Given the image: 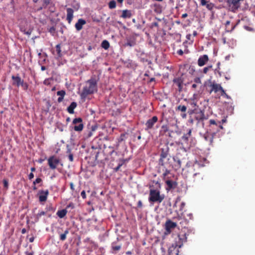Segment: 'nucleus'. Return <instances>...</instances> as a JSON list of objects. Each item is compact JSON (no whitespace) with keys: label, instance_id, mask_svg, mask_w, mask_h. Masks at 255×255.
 I'll return each instance as SVG.
<instances>
[{"label":"nucleus","instance_id":"nucleus-17","mask_svg":"<svg viewBox=\"0 0 255 255\" xmlns=\"http://www.w3.org/2000/svg\"><path fill=\"white\" fill-rule=\"evenodd\" d=\"M240 22V20H238L237 23L235 24H232L231 27H230V25L231 24V22L230 20L226 21L225 25L226 27V29L227 32H232L234 29L236 28V27L239 24Z\"/></svg>","mask_w":255,"mask_h":255},{"label":"nucleus","instance_id":"nucleus-42","mask_svg":"<svg viewBox=\"0 0 255 255\" xmlns=\"http://www.w3.org/2000/svg\"><path fill=\"white\" fill-rule=\"evenodd\" d=\"M42 181V179L40 178H37L33 182V185H36V184L39 183Z\"/></svg>","mask_w":255,"mask_h":255},{"label":"nucleus","instance_id":"nucleus-54","mask_svg":"<svg viewBox=\"0 0 255 255\" xmlns=\"http://www.w3.org/2000/svg\"><path fill=\"white\" fill-rule=\"evenodd\" d=\"M220 91L221 92L222 96H224L226 94L225 90L223 89V88H222V89H221V90Z\"/></svg>","mask_w":255,"mask_h":255},{"label":"nucleus","instance_id":"nucleus-31","mask_svg":"<svg viewBox=\"0 0 255 255\" xmlns=\"http://www.w3.org/2000/svg\"><path fill=\"white\" fill-rule=\"evenodd\" d=\"M46 214V212L44 211H40L35 216V222H37L39 220L40 218L42 216H44Z\"/></svg>","mask_w":255,"mask_h":255},{"label":"nucleus","instance_id":"nucleus-36","mask_svg":"<svg viewBox=\"0 0 255 255\" xmlns=\"http://www.w3.org/2000/svg\"><path fill=\"white\" fill-rule=\"evenodd\" d=\"M169 174L170 171L166 169L165 172L163 173V179L164 181L166 179H169V177L167 176Z\"/></svg>","mask_w":255,"mask_h":255},{"label":"nucleus","instance_id":"nucleus-34","mask_svg":"<svg viewBox=\"0 0 255 255\" xmlns=\"http://www.w3.org/2000/svg\"><path fill=\"white\" fill-rule=\"evenodd\" d=\"M109 7L110 9H114L116 7V2L114 0H111L108 4Z\"/></svg>","mask_w":255,"mask_h":255},{"label":"nucleus","instance_id":"nucleus-57","mask_svg":"<svg viewBox=\"0 0 255 255\" xmlns=\"http://www.w3.org/2000/svg\"><path fill=\"white\" fill-rule=\"evenodd\" d=\"M34 238L33 237H32L29 239V241L30 243H32L34 241Z\"/></svg>","mask_w":255,"mask_h":255},{"label":"nucleus","instance_id":"nucleus-35","mask_svg":"<svg viewBox=\"0 0 255 255\" xmlns=\"http://www.w3.org/2000/svg\"><path fill=\"white\" fill-rule=\"evenodd\" d=\"M56 51L59 57H61L62 56L60 44H57L56 46Z\"/></svg>","mask_w":255,"mask_h":255},{"label":"nucleus","instance_id":"nucleus-13","mask_svg":"<svg viewBox=\"0 0 255 255\" xmlns=\"http://www.w3.org/2000/svg\"><path fill=\"white\" fill-rule=\"evenodd\" d=\"M158 118L156 116H153L151 119L147 120L145 123V130H148L153 128V125L157 122Z\"/></svg>","mask_w":255,"mask_h":255},{"label":"nucleus","instance_id":"nucleus-21","mask_svg":"<svg viewBox=\"0 0 255 255\" xmlns=\"http://www.w3.org/2000/svg\"><path fill=\"white\" fill-rule=\"evenodd\" d=\"M195 119L198 121L197 124L201 122L202 123L203 126H204V123L203 122L205 119H206V118L204 113L202 111H200V112L197 113L195 117Z\"/></svg>","mask_w":255,"mask_h":255},{"label":"nucleus","instance_id":"nucleus-49","mask_svg":"<svg viewBox=\"0 0 255 255\" xmlns=\"http://www.w3.org/2000/svg\"><path fill=\"white\" fill-rule=\"evenodd\" d=\"M142 207V203L141 200H139L137 203V208H141Z\"/></svg>","mask_w":255,"mask_h":255},{"label":"nucleus","instance_id":"nucleus-47","mask_svg":"<svg viewBox=\"0 0 255 255\" xmlns=\"http://www.w3.org/2000/svg\"><path fill=\"white\" fill-rule=\"evenodd\" d=\"M3 183L4 187H5L6 188H8V181L4 179L3 180Z\"/></svg>","mask_w":255,"mask_h":255},{"label":"nucleus","instance_id":"nucleus-10","mask_svg":"<svg viewBox=\"0 0 255 255\" xmlns=\"http://www.w3.org/2000/svg\"><path fill=\"white\" fill-rule=\"evenodd\" d=\"M164 181L166 185L165 189L167 192L175 189L177 187V183L176 181L171 180L169 178L166 179Z\"/></svg>","mask_w":255,"mask_h":255},{"label":"nucleus","instance_id":"nucleus-1","mask_svg":"<svg viewBox=\"0 0 255 255\" xmlns=\"http://www.w3.org/2000/svg\"><path fill=\"white\" fill-rule=\"evenodd\" d=\"M97 90V81L95 78L92 77L86 82V85L81 94V97L85 99L88 95L96 92Z\"/></svg>","mask_w":255,"mask_h":255},{"label":"nucleus","instance_id":"nucleus-8","mask_svg":"<svg viewBox=\"0 0 255 255\" xmlns=\"http://www.w3.org/2000/svg\"><path fill=\"white\" fill-rule=\"evenodd\" d=\"M48 195L49 191L47 189L39 190L37 193L39 201L41 203L46 202Z\"/></svg>","mask_w":255,"mask_h":255},{"label":"nucleus","instance_id":"nucleus-26","mask_svg":"<svg viewBox=\"0 0 255 255\" xmlns=\"http://www.w3.org/2000/svg\"><path fill=\"white\" fill-rule=\"evenodd\" d=\"M66 94V92L64 90H60L57 92V95L59 96V97L57 99L58 103H61L63 100L64 97Z\"/></svg>","mask_w":255,"mask_h":255},{"label":"nucleus","instance_id":"nucleus-55","mask_svg":"<svg viewBox=\"0 0 255 255\" xmlns=\"http://www.w3.org/2000/svg\"><path fill=\"white\" fill-rule=\"evenodd\" d=\"M198 85V84L194 83L192 85V88L193 89H195L197 87Z\"/></svg>","mask_w":255,"mask_h":255},{"label":"nucleus","instance_id":"nucleus-60","mask_svg":"<svg viewBox=\"0 0 255 255\" xmlns=\"http://www.w3.org/2000/svg\"><path fill=\"white\" fill-rule=\"evenodd\" d=\"M25 33L28 35H30L31 33V30H28L25 32Z\"/></svg>","mask_w":255,"mask_h":255},{"label":"nucleus","instance_id":"nucleus-3","mask_svg":"<svg viewBox=\"0 0 255 255\" xmlns=\"http://www.w3.org/2000/svg\"><path fill=\"white\" fill-rule=\"evenodd\" d=\"M209 129L210 132H215V134L221 129H223V126L221 125V122H216L214 120H210L209 121Z\"/></svg>","mask_w":255,"mask_h":255},{"label":"nucleus","instance_id":"nucleus-41","mask_svg":"<svg viewBox=\"0 0 255 255\" xmlns=\"http://www.w3.org/2000/svg\"><path fill=\"white\" fill-rule=\"evenodd\" d=\"M55 28L54 27V26H52V27H51L48 31L49 32L51 33L52 35H54V34L55 33Z\"/></svg>","mask_w":255,"mask_h":255},{"label":"nucleus","instance_id":"nucleus-9","mask_svg":"<svg viewBox=\"0 0 255 255\" xmlns=\"http://www.w3.org/2000/svg\"><path fill=\"white\" fill-rule=\"evenodd\" d=\"M177 226L176 223L171 221L170 220H167L165 224V233L167 235L171 233L172 229H174Z\"/></svg>","mask_w":255,"mask_h":255},{"label":"nucleus","instance_id":"nucleus-5","mask_svg":"<svg viewBox=\"0 0 255 255\" xmlns=\"http://www.w3.org/2000/svg\"><path fill=\"white\" fill-rule=\"evenodd\" d=\"M72 124L74 125L73 128L76 131H81L84 128L82 119L75 118L73 120Z\"/></svg>","mask_w":255,"mask_h":255},{"label":"nucleus","instance_id":"nucleus-27","mask_svg":"<svg viewBox=\"0 0 255 255\" xmlns=\"http://www.w3.org/2000/svg\"><path fill=\"white\" fill-rule=\"evenodd\" d=\"M131 16L130 10L128 9L123 10L121 17L124 18H130Z\"/></svg>","mask_w":255,"mask_h":255},{"label":"nucleus","instance_id":"nucleus-25","mask_svg":"<svg viewBox=\"0 0 255 255\" xmlns=\"http://www.w3.org/2000/svg\"><path fill=\"white\" fill-rule=\"evenodd\" d=\"M77 105L75 102L71 103L70 106L67 108V111L69 114H72L74 113V110L76 108Z\"/></svg>","mask_w":255,"mask_h":255},{"label":"nucleus","instance_id":"nucleus-45","mask_svg":"<svg viewBox=\"0 0 255 255\" xmlns=\"http://www.w3.org/2000/svg\"><path fill=\"white\" fill-rule=\"evenodd\" d=\"M69 208L74 209V204L73 203H72V202L70 203L66 206V209L67 210V209H69Z\"/></svg>","mask_w":255,"mask_h":255},{"label":"nucleus","instance_id":"nucleus-23","mask_svg":"<svg viewBox=\"0 0 255 255\" xmlns=\"http://www.w3.org/2000/svg\"><path fill=\"white\" fill-rule=\"evenodd\" d=\"M11 78L13 81L12 84L13 85H16L17 87L21 85V83L23 81V80H22L19 76H15L13 75L12 76Z\"/></svg>","mask_w":255,"mask_h":255},{"label":"nucleus","instance_id":"nucleus-39","mask_svg":"<svg viewBox=\"0 0 255 255\" xmlns=\"http://www.w3.org/2000/svg\"><path fill=\"white\" fill-rule=\"evenodd\" d=\"M194 82L195 84H197L198 85H201L202 84L201 80L199 77H196L195 78H194Z\"/></svg>","mask_w":255,"mask_h":255},{"label":"nucleus","instance_id":"nucleus-44","mask_svg":"<svg viewBox=\"0 0 255 255\" xmlns=\"http://www.w3.org/2000/svg\"><path fill=\"white\" fill-rule=\"evenodd\" d=\"M244 28L249 31H255V29L254 28L251 27L249 26H245Z\"/></svg>","mask_w":255,"mask_h":255},{"label":"nucleus","instance_id":"nucleus-22","mask_svg":"<svg viewBox=\"0 0 255 255\" xmlns=\"http://www.w3.org/2000/svg\"><path fill=\"white\" fill-rule=\"evenodd\" d=\"M86 23L85 20L80 18L78 21L75 23V27L77 31H80L83 28V26Z\"/></svg>","mask_w":255,"mask_h":255},{"label":"nucleus","instance_id":"nucleus-64","mask_svg":"<svg viewBox=\"0 0 255 255\" xmlns=\"http://www.w3.org/2000/svg\"><path fill=\"white\" fill-rule=\"evenodd\" d=\"M41 69L42 71H44V70H45L46 69V68H45V67L44 66H42L41 67Z\"/></svg>","mask_w":255,"mask_h":255},{"label":"nucleus","instance_id":"nucleus-37","mask_svg":"<svg viewBox=\"0 0 255 255\" xmlns=\"http://www.w3.org/2000/svg\"><path fill=\"white\" fill-rule=\"evenodd\" d=\"M67 153L69 154V155H68L69 160L71 162L73 161V160H74L73 155V154L71 152V149H68V150L67 151Z\"/></svg>","mask_w":255,"mask_h":255},{"label":"nucleus","instance_id":"nucleus-43","mask_svg":"<svg viewBox=\"0 0 255 255\" xmlns=\"http://www.w3.org/2000/svg\"><path fill=\"white\" fill-rule=\"evenodd\" d=\"M20 86H21L25 90L27 89L28 86L27 83L24 82V81L22 82Z\"/></svg>","mask_w":255,"mask_h":255},{"label":"nucleus","instance_id":"nucleus-16","mask_svg":"<svg viewBox=\"0 0 255 255\" xmlns=\"http://www.w3.org/2000/svg\"><path fill=\"white\" fill-rule=\"evenodd\" d=\"M173 83L178 88V91L181 92L183 88V79L182 77L175 78L173 80Z\"/></svg>","mask_w":255,"mask_h":255},{"label":"nucleus","instance_id":"nucleus-28","mask_svg":"<svg viewBox=\"0 0 255 255\" xmlns=\"http://www.w3.org/2000/svg\"><path fill=\"white\" fill-rule=\"evenodd\" d=\"M67 213V210L66 209H65L61 210H58L56 214L59 218H63L66 216Z\"/></svg>","mask_w":255,"mask_h":255},{"label":"nucleus","instance_id":"nucleus-58","mask_svg":"<svg viewBox=\"0 0 255 255\" xmlns=\"http://www.w3.org/2000/svg\"><path fill=\"white\" fill-rule=\"evenodd\" d=\"M187 16H188L187 13H184V14H183L182 15V18H186V17H187Z\"/></svg>","mask_w":255,"mask_h":255},{"label":"nucleus","instance_id":"nucleus-19","mask_svg":"<svg viewBox=\"0 0 255 255\" xmlns=\"http://www.w3.org/2000/svg\"><path fill=\"white\" fill-rule=\"evenodd\" d=\"M192 130L189 129L188 132L184 134L181 137L182 144H187L188 143L189 139L191 136Z\"/></svg>","mask_w":255,"mask_h":255},{"label":"nucleus","instance_id":"nucleus-7","mask_svg":"<svg viewBox=\"0 0 255 255\" xmlns=\"http://www.w3.org/2000/svg\"><path fill=\"white\" fill-rule=\"evenodd\" d=\"M59 163V159L56 158L54 156L49 157L48 159V164L51 169H56Z\"/></svg>","mask_w":255,"mask_h":255},{"label":"nucleus","instance_id":"nucleus-32","mask_svg":"<svg viewBox=\"0 0 255 255\" xmlns=\"http://www.w3.org/2000/svg\"><path fill=\"white\" fill-rule=\"evenodd\" d=\"M69 234V230L67 229L64 231V233L60 235V240L61 241H65L66 239V236Z\"/></svg>","mask_w":255,"mask_h":255},{"label":"nucleus","instance_id":"nucleus-48","mask_svg":"<svg viewBox=\"0 0 255 255\" xmlns=\"http://www.w3.org/2000/svg\"><path fill=\"white\" fill-rule=\"evenodd\" d=\"M81 195L83 199H85L86 198V192L84 190L82 191L81 193Z\"/></svg>","mask_w":255,"mask_h":255},{"label":"nucleus","instance_id":"nucleus-12","mask_svg":"<svg viewBox=\"0 0 255 255\" xmlns=\"http://www.w3.org/2000/svg\"><path fill=\"white\" fill-rule=\"evenodd\" d=\"M182 246V243L180 245H176L174 247L173 245L169 248L168 250V255H178L179 251V249Z\"/></svg>","mask_w":255,"mask_h":255},{"label":"nucleus","instance_id":"nucleus-11","mask_svg":"<svg viewBox=\"0 0 255 255\" xmlns=\"http://www.w3.org/2000/svg\"><path fill=\"white\" fill-rule=\"evenodd\" d=\"M215 135V132L212 133L207 132L203 135V138L210 145H212L213 142L214 136Z\"/></svg>","mask_w":255,"mask_h":255},{"label":"nucleus","instance_id":"nucleus-38","mask_svg":"<svg viewBox=\"0 0 255 255\" xmlns=\"http://www.w3.org/2000/svg\"><path fill=\"white\" fill-rule=\"evenodd\" d=\"M135 44V41L132 40H128L127 42L126 43V45L129 46L130 47L133 46Z\"/></svg>","mask_w":255,"mask_h":255},{"label":"nucleus","instance_id":"nucleus-20","mask_svg":"<svg viewBox=\"0 0 255 255\" xmlns=\"http://www.w3.org/2000/svg\"><path fill=\"white\" fill-rule=\"evenodd\" d=\"M209 60L207 55H203L200 56L198 60V64L201 67L204 66Z\"/></svg>","mask_w":255,"mask_h":255},{"label":"nucleus","instance_id":"nucleus-33","mask_svg":"<svg viewBox=\"0 0 255 255\" xmlns=\"http://www.w3.org/2000/svg\"><path fill=\"white\" fill-rule=\"evenodd\" d=\"M112 249L114 252H118L121 249V245H118L113 243L112 244Z\"/></svg>","mask_w":255,"mask_h":255},{"label":"nucleus","instance_id":"nucleus-6","mask_svg":"<svg viewBox=\"0 0 255 255\" xmlns=\"http://www.w3.org/2000/svg\"><path fill=\"white\" fill-rule=\"evenodd\" d=\"M169 147L167 145H165L164 147L161 149V153L160 154V159L159 160V164L161 166L164 165L163 159L166 158L168 155Z\"/></svg>","mask_w":255,"mask_h":255},{"label":"nucleus","instance_id":"nucleus-62","mask_svg":"<svg viewBox=\"0 0 255 255\" xmlns=\"http://www.w3.org/2000/svg\"><path fill=\"white\" fill-rule=\"evenodd\" d=\"M193 35L194 36H196L197 35V32L196 31H194L193 33Z\"/></svg>","mask_w":255,"mask_h":255},{"label":"nucleus","instance_id":"nucleus-15","mask_svg":"<svg viewBox=\"0 0 255 255\" xmlns=\"http://www.w3.org/2000/svg\"><path fill=\"white\" fill-rule=\"evenodd\" d=\"M200 5L205 6L209 10H212L215 6V4L212 2H210L209 0H200Z\"/></svg>","mask_w":255,"mask_h":255},{"label":"nucleus","instance_id":"nucleus-50","mask_svg":"<svg viewBox=\"0 0 255 255\" xmlns=\"http://www.w3.org/2000/svg\"><path fill=\"white\" fill-rule=\"evenodd\" d=\"M70 189L72 191H74L75 190L74 185L73 182L70 183Z\"/></svg>","mask_w":255,"mask_h":255},{"label":"nucleus","instance_id":"nucleus-61","mask_svg":"<svg viewBox=\"0 0 255 255\" xmlns=\"http://www.w3.org/2000/svg\"><path fill=\"white\" fill-rule=\"evenodd\" d=\"M26 230L24 228L22 229V230H21V233L23 234H25L26 233Z\"/></svg>","mask_w":255,"mask_h":255},{"label":"nucleus","instance_id":"nucleus-4","mask_svg":"<svg viewBox=\"0 0 255 255\" xmlns=\"http://www.w3.org/2000/svg\"><path fill=\"white\" fill-rule=\"evenodd\" d=\"M197 96V95L196 94H194L192 98L184 99L185 101L187 102V103L190 104L192 108V109L188 110V113L189 115L194 113V111L196 110L197 107H198L197 101H196Z\"/></svg>","mask_w":255,"mask_h":255},{"label":"nucleus","instance_id":"nucleus-53","mask_svg":"<svg viewBox=\"0 0 255 255\" xmlns=\"http://www.w3.org/2000/svg\"><path fill=\"white\" fill-rule=\"evenodd\" d=\"M34 177V174L33 173H30L28 175L29 179L31 180Z\"/></svg>","mask_w":255,"mask_h":255},{"label":"nucleus","instance_id":"nucleus-51","mask_svg":"<svg viewBox=\"0 0 255 255\" xmlns=\"http://www.w3.org/2000/svg\"><path fill=\"white\" fill-rule=\"evenodd\" d=\"M51 0H43L44 4L47 6L50 3Z\"/></svg>","mask_w":255,"mask_h":255},{"label":"nucleus","instance_id":"nucleus-46","mask_svg":"<svg viewBox=\"0 0 255 255\" xmlns=\"http://www.w3.org/2000/svg\"><path fill=\"white\" fill-rule=\"evenodd\" d=\"M212 68V66H208L206 67H205L203 69V73L205 74H206L208 71Z\"/></svg>","mask_w":255,"mask_h":255},{"label":"nucleus","instance_id":"nucleus-63","mask_svg":"<svg viewBox=\"0 0 255 255\" xmlns=\"http://www.w3.org/2000/svg\"><path fill=\"white\" fill-rule=\"evenodd\" d=\"M153 81H155V78H151L150 80H149V82H153Z\"/></svg>","mask_w":255,"mask_h":255},{"label":"nucleus","instance_id":"nucleus-18","mask_svg":"<svg viewBox=\"0 0 255 255\" xmlns=\"http://www.w3.org/2000/svg\"><path fill=\"white\" fill-rule=\"evenodd\" d=\"M241 0H228V3L230 6L232 7L233 10L237 9L240 7Z\"/></svg>","mask_w":255,"mask_h":255},{"label":"nucleus","instance_id":"nucleus-2","mask_svg":"<svg viewBox=\"0 0 255 255\" xmlns=\"http://www.w3.org/2000/svg\"><path fill=\"white\" fill-rule=\"evenodd\" d=\"M164 199V195H161L159 190L150 189L149 190L148 201L150 203L155 202L160 203Z\"/></svg>","mask_w":255,"mask_h":255},{"label":"nucleus","instance_id":"nucleus-59","mask_svg":"<svg viewBox=\"0 0 255 255\" xmlns=\"http://www.w3.org/2000/svg\"><path fill=\"white\" fill-rule=\"evenodd\" d=\"M26 255H33V253L32 252H25Z\"/></svg>","mask_w":255,"mask_h":255},{"label":"nucleus","instance_id":"nucleus-40","mask_svg":"<svg viewBox=\"0 0 255 255\" xmlns=\"http://www.w3.org/2000/svg\"><path fill=\"white\" fill-rule=\"evenodd\" d=\"M124 163V161H123V162L122 163H119V165H118V166L114 168V171L115 172L118 171L119 170V169H120L121 167L123 165Z\"/></svg>","mask_w":255,"mask_h":255},{"label":"nucleus","instance_id":"nucleus-52","mask_svg":"<svg viewBox=\"0 0 255 255\" xmlns=\"http://www.w3.org/2000/svg\"><path fill=\"white\" fill-rule=\"evenodd\" d=\"M177 53L179 55H182L183 54V51L182 49H179L177 51Z\"/></svg>","mask_w":255,"mask_h":255},{"label":"nucleus","instance_id":"nucleus-24","mask_svg":"<svg viewBox=\"0 0 255 255\" xmlns=\"http://www.w3.org/2000/svg\"><path fill=\"white\" fill-rule=\"evenodd\" d=\"M67 20L68 21V23L70 24L71 23L72 19L73 18V13L74 10L71 8H67Z\"/></svg>","mask_w":255,"mask_h":255},{"label":"nucleus","instance_id":"nucleus-14","mask_svg":"<svg viewBox=\"0 0 255 255\" xmlns=\"http://www.w3.org/2000/svg\"><path fill=\"white\" fill-rule=\"evenodd\" d=\"M187 109L186 106L181 105H179L176 108V111H180L182 113L180 116L183 119H186L187 117V114L186 113Z\"/></svg>","mask_w":255,"mask_h":255},{"label":"nucleus","instance_id":"nucleus-30","mask_svg":"<svg viewBox=\"0 0 255 255\" xmlns=\"http://www.w3.org/2000/svg\"><path fill=\"white\" fill-rule=\"evenodd\" d=\"M101 47L105 50L108 49L110 47L109 41L107 40H103L101 43Z\"/></svg>","mask_w":255,"mask_h":255},{"label":"nucleus","instance_id":"nucleus-29","mask_svg":"<svg viewBox=\"0 0 255 255\" xmlns=\"http://www.w3.org/2000/svg\"><path fill=\"white\" fill-rule=\"evenodd\" d=\"M212 91H214L215 93H217V92L221 91L222 87L220 85L217 84H213L212 85Z\"/></svg>","mask_w":255,"mask_h":255},{"label":"nucleus","instance_id":"nucleus-56","mask_svg":"<svg viewBox=\"0 0 255 255\" xmlns=\"http://www.w3.org/2000/svg\"><path fill=\"white\" fill-rule=\"evenodd\" d=\"M191 37V35L190 34H188L186 35V37L188 40H190Z\"/></svg>","mask_w":255,"mask_h":255}]
</instances>
